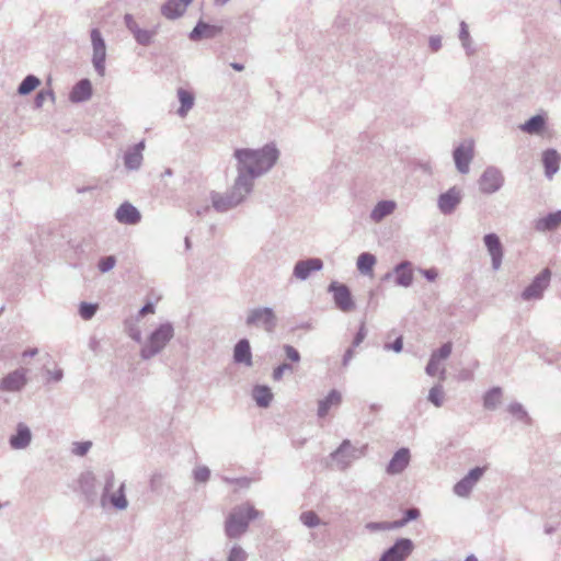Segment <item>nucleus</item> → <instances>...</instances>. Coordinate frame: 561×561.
<instances>
[{"mask_svg":"<svg viewBox=\"0 0 561 561\" xmlns=\"http://www.w3.org/2000/svg\"><path fill=\"white\" fill-rule=\"evenodd\" d=\"M542 163L545 167V174L548 179L559 171L560 154L554 149H547L542 153Z\"/></svg>","mask_w":561,"mask_h":561,"instance_id":"obj_29","label":"nucleus"},{"mask_svg":"<svg viewBox=\"0 0 561 561\" xmlns=\"http://www.w3.org/2000/svg\"><path fill=\"white\" fill-rule=\"evenodd\" d=\"M397 208L394 201H380L376 204L370 213V219L374 222H380L386 217L390 216Z\"/></svg>","mask_w":561,"mask_h":561,"instance_id":"obj_30","label":"nucleus"},{"mask_svg":"<svg viewBox=\"0 0 561 561\" xmlns=\"http://www.w3.org/2000/svg\"><path fill=\"white\" fill-rule=\"evenodd\" d=\"M561 224V210L549 213L536 221L535 228L538 231H551Z\"/></svg>","mask_w":561,"mask_h":561,"instance_id":"obj_32","label":"nucleus"},{"mask_svg":"<svg viewBox=\"0 0 561 561\" xmlns=\"http://www.w3.org/2000/svg\"><path fill=\"white\" fill-rule=\"evenodd\" d=\"M456 169L461 174H467L470 170V163L473 159L472 142L461 144L453 152Z\"/></svg>","mask_w":561,"mask_h":561,"instance_id":"obj_14","label":"nucleus"},{"mask_svg":"<svg viewBox=\"0 0 561 561\" xmlns=\"http://www.w3.org/2000/svg\"><path fill=\"white\" fill-rule=\"evenodd\" d=\"M252 396L260 408H267L273 399V393L267 386H255Z\"/></svg>","mask_w":561,"mask_h":561,"instance_id":"obj_34","label":"nucleus"},{"mask_svg":"<svg viewBox=\"0 0 561 561\" xmlns=\"http://www.w3.org/2000/svg\"><path fill=\"white\" fill-rule=\"evenodd\" d=\"M396 275L394 283L398 286L410 287L413 283L412 263L410 261H402L397 264L392 272H388L383 279L388 280Z\"/></svg>","mask_w":561,"mask_h":561,"instance_id":"obj_17","label":"nucleus"},{"mask_svg":"<svg viewBox=\"0 0 561 561\" xmlns=\"http://www.w3.org/2000/svg\"><path fill=\"white\" fill-rule=\"evenodd\" d=\"M279 150L270 142L259 149L238 148L233 151L236 160V180L254 188V181L270 172L279 159Z\"/></svg>","mask_w":561,"mask_h":561,"instance_id":"obj_1","label":"nucleus"},{"mask_svg":"<svg viewBox=\"0 0 561 561\" xmlns=\"http://www.w3.org/2000/svg\"><path fill=\"white\" fill-rule=\"evenodd\" d=\"M444 389L442 385H435L430 389L428 392V401L433 403L436 408H440L444 403Z\"/></svg>","mask_w":561,"mask_h":561,"instance_id":"obj_39","label":"nucleus"},{"mask_svg":"<svg viewBox=\"0 0 561 561\" xmlns=\"http://www.w3.org/2000/svg\"><path fill=\"white\" fill-rule=\"evenodd\" d=\"M115 218L124 225H137L141 220V214L133 204L125 202L116 209Z\"/></svg>","mask_w":561,"mask_h":561,"instance_id":"obj_20","label":"nucleus"},{"mask_svg":"<svg viewBox=\"0 0 561 561\" xmlns=\"http://www.w3.org/2000/svg\"><path fill=\"white\" fill-rule=\"evenodd\" d=\"M27 383L26 369L19 368L9 373L0 381V390L8 392L21 391Z\"/></svg>","mask_w":561,"mask_h":561,"instance_id":"obj_16","label":"nucleus"},{"mask_svg":"<svg viewBox=\"0 0 561 561\" xmlns=\"http://www.w3.org/2000/svg\"><path fill=\"white\" fill-rule=\"evenodd\" d=\"M421 273L428 282H434L438 276L436 268L421 270Z\"/></svg>","mask_w":561,"mask_h":561,"instance_id":"obj_61","label":"nucleus"},{"mask_svg":"<svg viewBox=\"0 0 561 561\" xmlns=\"http://www.w3.org/2000/svg\"><path fill=\"white\" fill-rule=\"evenodd\" d=\"M46 99H50L51 101L55 100V95L53 90H41L35 99H34V106L35 108H41L46 101Z\"/></svg>","mask_w":561,"mask_h":561,"instance_id":"obj_47","label":"nucleus"},{"mask_svg":"<svg viewBox=\"0 0 561 561\" xmlns=\"http://www.w3.org/2000/svg\"><path fill=\"white\" fill-rule=\"evenodd\" d=\"M414 550V543L409 538H399L383 551L378 561H405Z\"/></svg>","mask_w":561,"mask_h":561,"instance_id":"obj_8","label":"nucleus"},{"mask_svg":"<svg viewBox=\"0 0 561 561\" xmlns=\"http://www.w3.org/2000/svg\"><path fill=\"white\" fill-rule=\"evenodd\" d=\"M165 474L161 471H156L151 474L149 480V488L152 492L159 493L164 484Z\"/></svg>","mask_w":561,"mask_h":561,"instance_id":"obj_42","label":"nucleus"},{"mask_svg":"<svg viewBox=\"0 0 561 561\" xmlns=\"http://www.w3.org/2000/svg\"><path fill=\"white\" fill-rule=\"evenodd\" d=\"M508 412L516 416L518 420L520 421H528L529 420V416L526 412V410L524 409V407L518 403V402H514V403H511L507 408Z\"/></svg>","mask_w":561,"mask_h":561,"instance_id":"obj_46","label":"nucleus"},{"mask_svg":"<svg viewBox=\"0 0 561 561\" xmlns=\"http://www.w3.org/2000/svg\"><path fill=\"white\" fill-rule=\"evenodd\" d=\"M485 468L476 467L471 469L461 480L454 485V493L460 497H467L477 482L481 479Z\"/></svg>","mask_w":561,"mask_h":561,"instance_id":"obj_13","label":"nucleus"},{"mask_svg":"<svg viewBox=\"0 0 561 561\" xmlns=\"http://www.w3.org/2000/svg\"><path fill=\"white\" fill-rule=\"evenodd\" d=\"M252 192L234 179L232 186L226 193L210 192L211 205L216 211L226 213L242 204Z\"/></svg>","mask_w":561,"mask_h":561,"instance_id":"obj_4","label":"nucleus"},{"mask_svg":"<svg viewBox=\"0 0 561 561\" xmlns=\"http://www.w3.org/2000/svg\"><path fill=\"white\" fill-rule=\"evenodd\" d=\"M284 351H285L286 357L289 360H291L294 363H298L300 360V354L294 346H291L289 344H285Z\"/></svg>","mask_w":561,"mask_h":561,"instance_id":"obj_56","label":"nucleus"},{"mask_svg":"<svg viewBox=\"0 0 561 561\" xmlns=\"http://www.w3.org/2000/svg\"><path fill=\"white\" fill-rule=\"evenodd\" d=\"M502 402V389L493 387L483 396V408L486 410H495Z\"/></svg>","mask_w":561,"mask_h":561,"instance_id":"obj_35","label":"nucleus"},{"mask_svg":"<svg viewBox=\"0 0 561 561\" xmlns=\"http://www.w3.org/2000/svg\"><path fill=\"white\" fill-rule=\"evenodd\" d=\"M375 264L376 257L371 253L364 252L357 257V270L362 274H371Z\"/></svg>","mask_w":561,"mask_h":561,"instance_id":"obj_37","label":"nucleus"},{"mask_svg":"<svg viewBox=\"0 0 561 561\" xmlns=\"http://www.w3.org/2000/svg\"><path fill=\"white\" fill-rule=\"evenodd\" d=\"M116 264V259L114 255H108V256H104L102 257L99 263H98V267L99 270L102 272V273H107L110 272Z\"/></svg>","mask_w":561,"mask_h":561,"instance_id":"obj_50","label":"nucleus"},{"mask_svg":"<svg viewBox=\"0 0 561 561\" xmlns=\"http://www.w3.org/2000/svg\"><path fill=\"white\" fill-rule=\"evenodd\" d=\"M459 39L462 47L467 50L468 55H471L474 50L471 48V38L466 22H460Z\"/></svg>","mask_w":561,"mask_h":561,"instance_id":"obj_41","label":"nucleus"},{"mask_svg":"<svg viewBox=\"0 0 561 561\" xmlns=\"http://www.w3.org/2000/svg\"><path fill=\"white\" fill-rule=\"evenodd\" d=\"M247 552L240 546H233L228 556V561H245Z\"/></svg>","mask_w":561,"mask_h":561,"instance_id":"obj_52","label":"nucleus"},{"mask_svg":"<svg viewBox=\"0 0 561 561\" xmlns=\"http://www.w3.org/2000/svg\"><path fill=\"white\" fill-rule=\"evenodd\" d=\"M94 477L92 473L88 472L85 474H82L80 479L81 488L87 492L85 486H93Z\"/></svg>","mask_w":561,"mask_h":561,"instance_id":"obj_59","label":"nucleus"},{"mask_svg":"<svg viewBox=\"0 0 561 561\" xmlns=\"http://www.w3.org/2000/svg\"><path fill=\"white\" fill-rule=\"evenodd\" d=\"M174 336V327L167 321L156 328L144 342L140 348V357L144 360L151 359L160 354Z\"/></svg>","mask_w":561,"mask_h":561,"instance_id":"obj_3","label":"nucleus"},{"mask_svg":"<svg viewBox=\"0 0 561 561\" xmlns=\"http://www.w3.org/2000/svg\"><path fill=\"white\" fill-rule=\"evenodd\" d=\"M478 184L483 194L496 193L504 184L503 173L496 167H488L481 174Z\"/></svg>","mask_w":561,"mask_h":561,"instance_id":"obj_9","label":"nucleus"},{"mask_svg":"<svg viewBox=\"0 0 561 561\" xmlns=\"http://www.w3.org/2000/svg\"><path fill=\"white\" fill-rule=\"evenodd\" d=\"M385 350L387 351H393L396 353H400L403 348V339L402 336H399L394 340L393 343H386L385 346H383Z\"/></svg>","mask_w":561,"mask_h":561,"instance_id":"obj_58","label":"nucleus"},{"mask_svg":"<svg viewBox=\"0 0 561 561\" xmlns=\"http://www.w3.org/2000/svg\"><path fill=\"white\" fill-rule=\"evenodd\" d=\"M293 370H294V368L290 364L283 363L274 368L273 379L276 381H279L286 371H293Z\"/></svg>","mask_w":561,"mask_h":561,"instance_id":"obj_54","label":"nucleus"},{"mask_svg":"<svg viewBox=\"0 0 561 561\" xmlns=\"http://www.w3.org/2000/svg\"><path fill=\"white\" fill-rule=\"evenodd\" d=\"M114 483H115V476H114V472L112 470H110L105 473V484H104L103 494H102V499H101L103 504L106 500L107 494L114 488Z\"/></svg>","mask_w":561,"mask_h":561,"instance_id":"obj_48","label":"nucleus"},{"mask_svg":"<svg viewBox=\"0 0 561 561\" xmlns=\"http://www.w3.org/2000/svg\"><path fill=\"white\" fill-rule=\"evenodd\" d=\"M192 1L193 0H168L161 7V13L169 20H175L185 13Z\"/></svg>","mask_w":561,"mask_h":561,"instance_id":"obj_22","label":"nucleus"},{"mask_svg":"<svg viewBox=\"0 0 561 561\" xmlns=\"http://www.w3.org/2000/svg\"><path fill=\"white\" fill-rule=\"evenodd\" d=\"M47 375L49 376V378L56 382L60 381L64 377V371L61 369H56V370H47Z\"/></svg>","mask_w":561,"mask_h":561,"instance_id":"obj_62","label":"nucleus"},{"mask_svg":"<svg viewBox=\"0 0 561 561\" xmlns=\"http://www.w3.org/2000/svg\"><path fill=\"white\" fill-rule=\"evenodd\" d=\"M342 402V394L340 391L332 389L328 396L318 402L317 415L323 419L328 415L331 408H336Z\"/></svg>","mask_w":561,"mask_h":561,"instance_id":"obj_27","label":"nucleus"},{"mask_svg":"<svg viewBox=\"0 0 561 561\" xmlns=\"http://www.w3.org/2000/svg\"><path fill=\"white\" fill-rule=\"evenodd\" d=\"M148 313H154V305L152 302L145 304L139 310V317H145Z\"/></svg>","mask_w":561,"mask_h":561,"instance_id":"obj_63","label":"nucleus"},{"mask_svg":"<svg viewBox=\"0 0 561 561\" xmlns=\"http://www.w3.org/2000/svg\"><path fill=\"white\" fill-rule=\"evenodd\" d=\"M451 351H453V344H451V342H447V343H444L438 350L434 351L431 354V356L440 363L442 360H445L450 356Z\"/></svg>","mask_w":561,"mask_h":561,"instance_id":"obj_44","label":"nucleus"},{"mask_svg":"<svg viewBox=\"0 0 561 561\" xmlns=\"http://www.w3.org/2000/svg\"><path fill=\"white\" fill-rule=\"evenodd\" d=\"M430 47L433 51H437L442 47V37L438 35L431 36L428 41Z\"/></svg>","mask_w":561,"mask_h":561,"instance_id":"obj_60","label":"nucleus"},{"mask_svg":"<svg viewBox=\"0 0 561 561\" xmlns=\"http://www.w3.org/2000/svg\"><path fill=\"white\" fill-rule=\"evenodd\" d=\"M419 516H420V510L416 507H411L404 512L403 518L393 520L392 525L396 527V529H398V528L404 527L409 522L419 518Z\"/></svg>","mask_w":561,"mask_h":561,"instance_id":"obj_40","label":"nucleus"},{"mask_svg":"<svg viewBox=\"0 0 561 561\" xmlns=\"http://www.w3.org/2000/svg\"><path fill=\"white\" fill-rule=\"evenodd\" d=\"M98 311L96 304L81 302L79 306V314L84 320H90Z\"/></svg>","mask_w":561,"mask_h":561,"instance_id":"obj_43","label":"nucleus"},{"mask_svg":"<svg viewBox=\"0 0 561 561\" xmlns=\"http://www.w3.org/2000/svg\"><path fill=\"white\" fill-rule=\"evenodd\" d=\"M222 27L210 25L203 21H198L195 27L191 31L188 37L191 41H201L202 38H214L221 33Z\"/></svg>","mask_w":561,"mask_h":561,"instance_id":"obj_23","label":"nucleus"},{"mask_svg":"<svg viewBox=\"0 0 561 561\" xmlns=\"http://www.w3.org/2000/svg\"><path fill=\"white\" fill-rule=\"evenodd\" d=\"M546 126V118L542 115H535L527 119L519 128L529 135L540 134Z\"/></svg>","mask_w":561,"mask_h":561,"instance_id":"obj_33","label":"nucleus"},{"mask_svg":"<svg viewBox=\"0 0 561 561\" xmlns=\"http://www.w3.org/2000/svg\"><path fill=\"white\" fill-rule=\"evenodd\" d=\"M145 142L140 141L133 148L128 149L124 154V164L128 170H138L142 163V149Z\"/></svg>","mask_w":561,"mask_h":561,"instance_id":"obj_28","label":"nucleus"},{"mask_svg":"<svg viewBox=\"0 0 561 561\" xmlns=\"http://www.w3.org/2000/svg\"><path fill=\"white\" fill-rule=\"evenodd\" d=\"M263 515L250 503H243L234 506L225 522V534L230 539H238L244 535L249 528V523Z\"/></svg>","mask_w":561,"mask_h":561,"instance_id":"obj_2","label":"nucleus"},{"mask_svg":"<svg viewBox=\"0 0 561 561\" xmlns=\"http://www.w3.org/2000/svg\"><path fill=\"white\" fill-rule=\"evenodd\" d=\"M41 84V80L34 75H27L18 88L20 95H27Z\"/></svg>","mask_w":561,"mask_h":561,"instance_id":"obj_38","label":"nucleus"},{"mask_svg":"<svg viewBox=\"0 0 561 561\" xmlns=\"http://www.w3.org/2000/svg\"><path fill=\"white\" fill-rule=\"evenodd\" d=\"M92 96V83L89 79H81L71 89L69 100L72 103H82Z\"/></svg>","mask_w":561,"mask_h":561,"instance_id":"obj_24","label":"nucleus"},{"mask_svg":"<svg viewBox=\"0 0 561 561\" xmlns=\"http://www.w3.org/2000/svg\"><path fill=\"white\" fill-rule=\"evenodd\" d=\"M92 44V64L99 76L105 75L106 44L99 28H92L90 32Z\"/></svg>","mask_w":561,"mask_h":561,"instance_id":"obj_7","label":"nucleus"},{"mask_svg":"<svg viewBox=\"0 0 561 561\" xmlns=\"http://www.w3.org/2000/svg\"><path fill=\"white\" fill-rule=\"evenodd\" d=\"M124 24L126 28L133 34L137 44L141 46H149L157 34L156 30L141 28L135 21L134 15L130 13H126L124 15Z\"/></svg>","mask_w":561,"mask_h":561,"instance_id":"obj_12","label":"nucleus"},{"mask_svg":"<svg viewBox=\"0 0 561 561\" xmlns=\"http://www.w3.org/2000/svg\"><path fill=\"white\" fill-rule=\"evenodd\" d=\"M366 335H367V329L365 327V322H362V324H360V327L358 329V332L354 336V340L352 342V346L353 347L359 346L360 343L365 340Z\"/></svg>","mask_w":561,"mask_h":561,"instance_id":"obj_55","label":"nucleus"},{"mask_svg":"<svg viewBox=\"0 0 561 561\" xmlns=\"http://www.w3.org/2000/svg\"><path fill=\"white\" fill-rule=\"evenodd\" d=\"M248 327L262 328L272 333L277 325V318L274 310L270 307H257L250 309L245 318Z\"/></svg>","mask_w":561,"mask_h":561,"instance_id":"obj_5","label":"nucleus"},{"mask_svg":"<svg viewBox=\"0 0 561 561\" xmlns=\"http://www.w3.org/2000/svg\"><path fill=\"white\" fill-rule=\"evenodd\" d=\"M106 500L118 511H124L128 506V501L125 495V483H121L118 490L114 493H108Z\"/></svg>","mask_w":561,"mask_h":561,"instance_id":"obj_36","label":"nucleus"},{"mask_svg":"<svg viewBox=\"0 0 561 561\" xmlns=\"http://www.w3.org/2000/svg\"><path fill=\"white\" fill-rule=\"evenodd\" d=\"M31 440L32 432L30 427L25 423L20 422L16 425L15 434L10 437L9 443L12 449L19 450L28 447Z\"/></svg>","mask_w":561,"mask_h":561,"instance_id":"obj_21","label":"nucleus"},{"mask_svg":"<svg viewBox=\"0 0 561 561\" xmlns=\"http://www.w3.org/2000/svg\"><path fill=\"white\" fill-rule=\"evenodd\" d=\"M354 348L355 347L351 346L350 348L346 350V352L343 356V359H342L343 366H347L350 364V362L352 360V358L354 357Z\"/></svg>","mask_w":561,"mask_h":561,"instance_id":"obj_64","label":"nucleus"},{"mask_svg":"<svg viewBox=\"0 0 561 561\" xmlns=\"http://www.w3.org/2000/svg\"><path fill=\"white\" fill-rule=\"evenodd\" d=\"M410 461V451L408 448H400L394 453L392 458L390 459L387 466V473L389 474H399L401 473L409 465Z\"/></svg>","mask_w":561,"mask_h":561,"instance_id":"obj_25","label":"nucleus"},{"mask_svg":"<svg viewBox=\"0 0 561 561\" xmlns=\"http://www.w3.org/2000/svg\"><path fill=\"white\" fill-rule=\"evenodd\" d=\"M193 474L196 482L205 483L209 480L210 470L206 466H201L194 469Z\"/></svg>","mask_w":561,"mask_h":561,"instance_id":"obj_49","label":"nucleus"},{"mask_svg":"<svg viewBox=\"0 0 561 561\" xmlns=\"http://www.w3.org/2000/svg\"><path fill=\"white\" fill-rule=\"evenodd\" d=\"M366 446L357 448L352 445L351 440L344 439L339 448L331 454L333 460L337 462L341 470L346 469L354 460L360 458L365 454Z\"/></svg>","mask_w":561,"mask_h":561,"instance_id":"obj_6","label":"nucleus"},{"mask_svg":"<svg viewBox=\"0 0 561 561\" xmlns=\"http://www.w3.org/2000/svg\"><path fill=\"white\" fill-rule=\"evenodd\" d=\"M439 371V362L434 359V357H430V360L425 367V373L431 376V377H434L437 373Z\"/></svg>","mask_w":561,"mask_h":561,"instance_id":"obj_57","label":"nucleus"},{"mask_svg":"<svg viewBox=\"0 0 561 561\" xmlns=\"http://www.w3.org/2000/svg\"><path fill=\"white\" fill-rule=\"evenodd\" d=\"M323 268V262L319 257H310L298 261L293 271V275L299 280H306L312 272Z\"/></svg>","mask_w":561,"mask_h":561,"instance_id":"obj_19","label":"nucleus"},{"mask_svg":"<svg viewBox=\"0 0 561 561\" xmlns=\"http://www.w3.org/2000/svg\"><path fill=\"white\" fill-rule=\"evenodd\" d=\"M366 528L371 531L396 529L392 522H371L366 525Z\"/></svg>","mask_w":561,"mask_h":561,"instance_id":"obj_53","label":"nucleus"},{"mask_svg":"<svg viewBox=\"0 0 561 561\" xmlns=\"http://www.w3.org/2000/svg\"><path fill=\"white\" fill-rule=\"evenodd\" d=\"M92 447V443L87 442H76L73 443L72 453L77 456L83 457L88 454L90 448Z\"/></svg>","mask_w":561,"mask_h":561,"instance_id":"obj_51","label":"nucleus"},{"mask_svg":"<svg viewBox=\"0 0 561 561\" xmlns=\"http://www.w3.org/2000/svg\"><path fill=\"white\" fill-rule=\"evenodd\" d=\"M551 272L549 268L542 270L533 282L523 290L524 300L539 299L550 283Z\"/></svg>","mask_w":561,"mask_h":561,"instance_id":"obj_11","label":"nucleus"},{"mask_svg":"<svg viewBox=\"0 0 561 561\" xmlns=\"http://www.w3.org/2000/svg\"><path fill=\"white\" fill-rule=\"evenodd\" d=\"M461 202V191L456 186L440 194L437 199V206L444 215H450L455 211Z\"/></svg>","mask_w":561,"mask_h":561,"instance_id":"obj_18","label":"nucleus"},{"mask_svg":"<svg viewBox=\"0 0 561 561\" xmlns=\"http://www.w3.org/2000/svg\"><path fill=\"white\" fill-rule=\"evenodd\" d=\"M300 520L309 528L317 527L321 523L319 516L313 511L304 512L300 515Z\"/></svg>","mask_w":561,"mask_h":561,"instance_id":"obj_45","label":"nucleus"},{"mask_svg":"<svg viewBox=\"0 0 561 561\" xmlns=\"http://www.w3.org/2000/svg\"><path fill=\"white\" fill-rule=\"evenodd\" d=\"M484 245L491 256L492 268L499 271L504 255L503 245L496 233H486L483 237Z\"/></svg>","mask_w":561,"mask_h":561,"instance_id":"obj_15","label":"nucleus"},{"mask_svg":"<svg viewBox=\"0 0 561 561\" xmlns=\"http://www.w3.org/2000/svg\"><path fill=\"white\" fill-rule=\"evenodd\" d=\"M328 291L333 295L335 306L343 312H350L355 308L350 288L345 284L332 282Z\"/></svg>","mask_w":561,"mask_h":561,"instance_id":"obj_10","label":"nucleus"},{"mask_svg":"<svg viewBox=\"0 0 561 561\" xmlns=\"http://www.w3.org/2000/svg\"><path fill=\"white\" fill-rule=\"evenodd\" d=\"M178 99L181 103V105L178 110V114L180 117H185L187 115V113L194 106L195 96H194L193 92H191L186 89H183V88H179L178 89Z\"/></svg>","mask_w":561,"mask_h":561,"instance_id":"obj_31","label":"nucleus"},{"mask_svg":"<svg viewBox=\"0 0 561 561\" xmlns=\"http://www.w3.org/2000/svg\"><path fill=\"white\" fill-rule=\"evenodd\" d=\"M233 362L236 364L245 365L247 367H251L253 365L249 340L241 339L237 342L233 347Z\"/></svg>","mask_w":561,"mask_h":561,"instance_id":"obj_26","label":"nucleus"}]
</instances>
